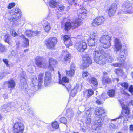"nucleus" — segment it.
Listing matches in <instances>:
<instances>
[{"label": "nucleus", "instance_id": "f257e3e1", "mask_svg": "<svg viewBox=\"0 0 133 133\" xmlns=\"http://www.w3.org/2000/svg\"><path fill=\"white\" fill-rule=\"evenodd\" d=\"M91 55L94 57L95 61L97 64L103 65L106 63V53L103 50L99 51L96 49H90Z\"/></svg>", "mask_w": 133, "mask_h": 133}, {"label": "nucleus", "instance_id": "f03ea898", "mask_svg": "<svg viewBox=\"0 0 133 133\" xmlns=\"http://www.w3.org/2000/svg\"><path fill=\"white\" fill-rule=\"evenodd\" d=\"M43 73H40L39 75L38 80L37 78L35 76H33L32 80V84H31L32 86L31 90H29L28 91V93L30 96H31L33 94L34 92L36 91L38 89H40L43 82Z\"/></svg>", "mask_w": 133, "mask_h": 133}, {"label": "nucleus", "instance_id": "7ed1b4c3", "mask_svg": "<svg viewBox=\"0 0 133 133\" xmlns=\"http://www.w3.org/2000/svg\"><path fill=\"white\" fill-rule=\"evenodd\" d=\"M114 45V50L115 51L117 52L120 51L119 56H125L124 55L127 53L126 49L122 47V45L120 41L117 38L115 39Z\"/></svg>", "mask_w": 133, "mask_h": 133}, {"label": "nucleus", "instance_id": "20e7f679", "mask_svg": "<svg viewBox=\"0 0 133 133\" xmlns=\"http://www.w3.org/2000/svg\"><path fill=\"white\" fill-rule=\"evenodd\" d=\"M81 19H76L74 20L71 23L69 22H66L65 25V29L66 31H68L71 28L74 29L80 26L82 24Z\"/></svg>", "mask_w": 133, "mask_h": 133}, {"label": "nucleus", "instance_id": "39448f33", "mask_svg": "<svg viewBox=\"0 0 133 133\" xmlns=\"http://www.w3.org/2000/svg\"><path fill=\"white\" fill-rule=\"evenodd\" d=\"M111 38L108 35H102L100 38V42L102 44L103 47L105 48H109L111 45Z\"/></svg>", "mask_w": 133, "mask_h": 133}, {"label": "nucleus", "instance_id": "423d86ee", "mask_svg": "<svg viewBox=\"0 0 133 133\" xmlns=\"http://www.w3.org/2000/svg\"><path fill=\"white\" fill-rule=\"evenodd\" d=\"M24 128V124L21 122H16L13 124L14 133H22Z\"/></svg>", "mask_w": 133, "mask_h": 133}, {"label": "nucleus", "instance_id": "0eeeda50", "mask_svg": "<svg viewBox=\"0 0 133 133\" xmlns=\"http://www.w3.org/2000/svg\"><path fill=\"white\" fill-rule=\"evenodd\" d=\"M123 110L122 111L121 115L119 117V119H123V121H125L129 116H128L130 112L129 108L126 106L121 104Z\"/></svg>", "mask_w": 133, "mask_h": 133}, {"label": "nucleus", "instance_id": "6e6552de", "mask_svg": "<svg viewBox=\"0 0 133 133\" xmlns=\"http://www.w3.org/2000/svg\"><path fill=\"white\" fill-rule=\"evenodd\" d=\"M57 42V38L55 37H51L46 40L45 44L49 49H52Z\"/></svg>", "mask_w": 133, "mask_h": 133}, {"label": "nucleus", "instance_id": "1a4fd4ad", "mask_svg": "<svg viewBox=\"0 0 133 133\" xmlns=\"http://www.w3.org/2000/svg\"><path fill=\"white\" fill-rule=\"evenodd\" d=\"M15 104L14 103H11L6 104L2 106L1 110L5 113H6L11 110H14L15 108Z\"/></svg>", "mask_w": 133, "mask_h": 133}, {"label": "nucleus", "instance_id": "9d476101", "mask_svg": "<svg viewBox=\"0 0 133 133\" xmlns=\"http://www.w3.org/2000/svg\"><path fill=\"white\" fill-rule=\"evenodd\" d=\"M75 47L78 51L82 52L87 48V44L85 41H81L76 43Z\"/></svg>", "mask_w": 133, "mask_h": 133}, {"label": "nucleus", "instance_id": "9b49d317", "mask_svg": "<svg viewBox=\"0 0 133 133\" xmlns=\"http://www.w3.org/2000/svg\"><path fill=\"white\" fill-rule=\"evenodd\" d=\"M131 4L128 1H125L122 6L123 9V12L128 13H132V11L131 9Z\"/></svg>", "mask_w": 133, "mask_h": 133}, {"label": "nucleus", "instance_id": "f8f14e48", "mask_svg": "<svg viewBox=\"0 0 133 133\" xmlns=\"http://www.w3.org/2000/svg\"><path fill=\"white\" fill-rule=\"evenodd\" d=\"M92 60L89 57H84L82 60V63L81 66V68L82 69H84L88 66L89 64L92 63Z\"/></svg>", "mask_w": 133, "mask_h": 133}, {"label": "nucleus", "instance_id": "ddd939ff", "mask_svg": "<svg viewBox=\"0 0 133 133\" xmlns=\"http://www.w3.org/2000/svg\"><path fill=\"white\" fill-rule=\"evenodd\" d=\"M104 21L105 19L103 16L97 17L93 20L92 25L93 26L96 27L103 24Z\"/></svg>", "mask_w": 133, "mask_h": 133}, {"label": "nucleus", "instance_id": "4468645a", "mask_svg": "<svg viewBox=\"0 0 133 133\" xmlns=\"http://www.w3.org/2000/svg\"><path fill=\"white\" fill-rule=\"evenodd\" d=\"M43 58L40 57H37L35 58V63L37 66L38 67L46 68L47 66L45 63L43 62Z\"/></svg>", "mask_w": 133, "mask_h": 133}, {"label": "nucleus", "instance_id": "2eb2a0df", "mask_svg": "<svg viewBox=\"0 0 133 133\" xmlns=\"http://www.w3.org/2000/svg\"><path fill=\"white\" fill-rule=\"evenodd\" d=\"M48 68L51 71H54V68L57 66V62L55 59L50 58L49 59Z\"/></svg>", "mask_w": 133, "mask_h": 133}, {"label": "nucleus", "instance_id": "dca6fc26", "mask_svg": "<svg viewBox=\"0 0 133 133\" xmlns=\"http://www.w3.org/2000/svg\"><path fill=\"white\" fill-rule=\"evenodd\" d=\"M15 85V82L12 79H10L8 81L5 82L3 84L4 85H6L8 88L11 91L14 89Z\"/></svg>", "mask_w": 133, "mask_h": 133}, {"label": "nucleus", "instance_id": "f3484780", "mask_svg": "<svg viewBox=\"0 0 133 133\" xmlns=\"http://www.w3.org/2000/svg\"><path fill=\"white\" fill-rule=\"evenodd\" d=\"M95 114L99 116L104 117L105 116V110L102 107H97L95 110Z\"/></svg>", "mask_w": 133, "mask_h": 133}, {"label": "nucleus", "instance_id": "a211bd4d", "mask_svg": "<svg viewBox=\"0 0 133 133\" xmlns=\"http://www.w3.org/2000/svg\"><path fill=\"white\" fill-rule=\"evenodd\" d=\"M117 6L116 3H113L110 6L108 12L109 16H113L115 13L117 9Z\"/></svg>", "mask_w": 133, "mask_h": 133}, {"label": "nucleus", "instance_id": "6ab92c4d", "mask_svg": "<svg viewBox=\"0 0 133 133\" xmlns=\"http://www.w3.org/2000/svg\"><path fill=\"white\" fill-rule=\"evenodd\" d=\"M88 43L90 46H94L97 44V40L95 36L92 35H91L88 39Z\"/></svg>", "mask_w": 133, "mask_h": 133}, {"label": "nucleus", "instance_id": "aec40b11", "mask_svg": "<svg viewBox=\"0 0 133 133\" xmlns=\"http://www.w3.org/2000/svg\"><path fill=\"white\" fill-rule=\"evenodd\" d=\"M51 74L49 72H46L44 79L45 85V86L48 85L51 83Z\"/></svg>", "mask_w": 133, "mask_h": 133}, {"label": "nucleus", "instance_id": "412c9836", "mask_svg": "<svg viewBox=\"0 0 133 133\" xmlns=\"http://www.w3.org/2000/svg\"><path fill=\"white\" fill-rule=\"evenodd\" d=\"M78 15L79 17L82 19L84 18L86 14V10L84 7H81L78 11Z\"/></svg>", "mask_w": 133, "mask_h": 133}, {"label": "nucleus", "instance_id": "4be33fe9", "mask_svg": "<svg viewBox=\"0 0 133 133\" xmlns=\"http://www.w3.org/2000/svg\"><path fill=\"white\" fill-rule=\"evenodd\" d=\"M10 20L11 22H14L18 20L21 17V14H17V15L10 13Z\"/></svg>", "mask_w": 133, "mask_h": 133}, {"label": "nucleus", "instance_id": "5701e85b", "mask_svg": "<svg viewBox=\"0 0 133 133\" xmlns=\"http://www.w3.org/2000/svg\"><path fill=\"white\" fill-rule=\"evenodd\" d=\"M75 68L74 64H72L70 66V70L66 71V74L69 76H72L75 73Z\"/></svg>", "mask_w": 133, "mask_h": 133}, {"label": "nucleus", "instance_id": "b1692460", "mask_svg": "<svg viewBox=\"0 0 133 133\" xmlns=\"http://www.w3.org/2000/svg\"><path fill=\"white\" fill-rule=\"evenodd\" d=\"M104 123V122L102 119L101 118H96L94 123V124L96 125V127H98V126H102Z\"/></svg>", "mask_w": 133, "mask_h": 133}, {"label": "nucleus", "instance_id": "393cba45", "mask_svg": "<svg viewBox=\"0 0 133 133\" xmlns=\"http://www.w3.org/2000/svg\"><path fill=\"white\" fill-rule=\"evenodd\" d=\"M69 38V36L66 35H65L63 37L64 41L65 42V44L67 47H69L72 45V43Z\"/></svg>", "mask_w": 133, "mask_h": 133}, {"label": "nucleus", "instance_id": "a878e982", "mask_svg": "<svg viewBox=\"0 0 133 133\" xmlns=\"http://www.w3.org/2000/svg\"><path fill=\"white\" fill-rule=\"evenodd\" d=\"M43 27L45 30L47 32H48L51 29L50 23L46 21L44 22Z\"/></svg>", "mask_w": 133, "mask_h": 133}, {"label": "nucleus", "instance_id": "bb28decb", "mask_svg": "<svg viewBox=\"0 0 133 133\" xmlns=\"http://www.w3.org/2000/svg\"><path fill=\"white\" fill-rule=\"evenodd\" d=\"M20 37L23 39V42L24 44L22 45V46L24 47H27L29 45L28 39L27 38H26L25 36L23 35H21Z\"/></svg>", "mask_w": 133, "mask_h": 133}, {"label": "nucleus", "instance_id": "cd10ccee", "mask_svg": "<svg viewBox=\"0 0 133 133\" xmlns=\"http://www.w3.org/2000/svg\"><path fill=\"white\" fill-rule=\"evenodd\" d=\"M102 82L103 84H109L111 82V80L108 77L103 76L102 79Z\"/></svg>", "mask_w": 133, "mask_h": 133}, {"label": "nucleus", "instance_id": "c85d7f7f", "mask_svg": "<svg viewBox=\"0 0 133 133\" xmlns=\"http://www.w3.org/2000/svg\"><path fill=\"white\" fill-rule=\"evenodd\" d=\"M87 80L90 83H92L95 86L97 85L98 84L97 81L96 79L95 78H90L89 77Z\"/></svg>", "mask_w": 133, "mask_h": 133}, {"label": "nucleus", "instance_id": "c756f323", "mask_svg": "<svg viewBox=\"0 0 133 133\" xmlns=\"http://www.w3.org/2000/svg\"><path fill=\"white\" fill-rule=\"evenodd\" d=\"M63 55H65L64 57V60L65 61H69L71 58V55L66 50H64L63 52Z\"/></svg>", "mask_w": 133, "mask_h": 133}, {"label": "nucleus", "instance_id": "7c9ffc66", "mask_svg": "<svg viewBox=\"0 0 133 133\" xmlns=\"http://www.w3.org/2000/svg\"><path fill=\"white\" fill-rule=\"evenodd\" d=\"M10 13L17 15V14H21L20 10L17 8H15L10 11Z\"/></svg>", "mask_w": 133, "mask_h": 133}, {"label": "nucleus", "instance_id": "2f4dec72", "mask_svg": "<svg viewBox=\"0 0 133 133\" xmlns=\"http://www.w3.org/2000/svg\"><path fill=\"white\" fill-rule=\"evenodd\" d=\"M4 41L5 42L9 44H11L10 37L8 34L5 35L4 37Z\"/></svg>", "mask_w": 133, "mask_h": 133}, {"label": "nucleus", "instance_id": "473e14b6", "mask_svg": "<svg viewBox=\"0 0 133 133\" xmlns=\"http://www.w3.org/2000/svg\"><path fill=\"white\" fill-rule=\"evenodd\" d=\"M115 92L114 90L111 89L108 91V94L110 97H113L115 96Z\"/></svg>", "mask_w": 133, "mask_h": 133}, {"label": "nucleus", "instance_id": "72a5a7b5", "mask_svg": "<svg viewBox=\"0 0 133 133\" xmlns=\"http://www.w3.org/2000/svg\"><path fill=\"white\" fill-rule=\"evenodd\" d=\"M69 81V79L66 77H63L62 79V80H59V82L60 84L64 85V83H68Z\"/></svg>", "mask_w": 133, "mask_h": 133}, {"label": "nucleus", "instance_id": "f704fd0d", "mask_svg": "<svg viewBox=\"0 0 133 133\" xmlns=\"http://www.w3.org/2000/svg\"><path fill=\"white\" fill-rule=\"evenodd\" d=\"M66 116L68 118H72L74 115V112L69 109H67L66 111Z\"/></svg>", "mask_w": 133, "mask_h": 133}, {"label": "nucleus", "instance_id": "c9c22d12", "mask_svg": "<svg viewBox=\"0 0 133 133\" xmlns=\"http://www.w3.org/2000/svg\"><path fill=\"white\" fill-rule=\"evenodd\" d=\"M58 3L56 1L51 0L49 2V5L51 7L54 8L57 5Z\"/></svg>", "mask_w": 133, "mask_h": 133}, {"label": "nucleus", "instance_id": "e433bc0d", "mask_svg": "<svg viewBox=\"0 0 133 133\" xmlns=\"http://www.w3.org/2000/svg\"><path fill=\"white\" fill-rule=\"evenodd\" d=\"M86 93L87 94V97L89 98L94 94V92L92 90L90 89L86 91Z\"/></svg>", "mask_w": 133, "mask_h": 133}, {"label": "nucleus", "instance_id": "4c0bfd02", "mask_svg": "<svg viewBox=\"0 0 133 133\" xmlns=\"http://www.w3.org/2000/svg\"><path fill=\"white\" fill-rule=\"evenodd\" d=\"M126 58L125 56H120L117 58L118 61L121 63H123L125 60Z\"/></svg>", "mask_w": 133, "mask_h": 133}, {"label": "nucleus", "instance_id": "58836bf2", "mask_svg": "<svg viewBox=\"0 0 133 133\" xmlns=\"http://www.w3.org/2000/svg\"><path fill=\"white\" fill-rule=\"evenodd\" d=\"M60 122L61 123H62L65 125L67 124V121L66 118L64 117H62L60 119Z\"/></svg>", "mask_w": 133, "mask_h": 133}, {"label": "nucleus", "instance_id": "ea45409f", "mask_svg": "<svg viewBox=\"0 0 133 133\" xmlns=\"http://www.w3.org/2000/svg\"><path fill=\"white\" fill-rule=\"evenodd\" d=\"M65 7L63 5L60 4L58 5L57 8L58 9V10L60 11H63Z\"/></svg>", "mask_w": 133, "mask_h": 133}, {"label": "nucleus", "instance_id": "a19ab883", "mask_svg": "<svg viewBox=\"0 0 133 133\" xmlns=\"http://www.w3.org/2000/svg\"><path fill=\"white\" fill-rule=\"evenodd\" d=\"M115 73L119 75H121L122 73L123 70L120 69H118L115 70Z\"/></svg>", "mask_w": 133, "mask_h": 133}, {"label": "nucleus", "instance_id": "79ce46f5", "mask_svg": "<svg viewBox=\"0 0 133 133\" xmlns=\"http://www.w3.org/2000/svg\"><path fill=\"white\" fill-rule=\"evenodd\" d=\"M115 128L116 127L115 125L112 123H111L109 126V129L111 131L114 130Z\"/></svg>", "mask_w": 133, "mask_h": 133}, {"label": "nucleus", "instance_id": "37998d69", "mask_svg": "<svg viewBox=\"0 0 133 133\" xmlns=\"http://www.w3.org/2000/svg\"><path fill=\"white\" fill-rule=\"evenodd\" d=\"M77 92V89H76L74 88L71 91V95L73 97L76 94Z\"/></svg>", "mask_w": 133, "mask_h": 133}, {"label": "nucleus", "instance_id": "c03bdc74", "mask_svg": "<svg viewBox=\"0 0 133 133\" xmlns=\"http://www.w3.org/2000/svg\"><path fill=\"white\" fill-rule=\"evenodd\" d=\"M52 126L53 128L57 129L59 127V125L56 122H53L52 124Z\"/></svg>", "mask_w": 133, "mask_h": 133}, {"label": "nucleus", "instance_id": "a18cd8bd", "mask_svg": "<svg viewBox=\"0 0 133 133\" xmlns=\"http://www.w3.org/2000/svg\"><path fill=\"white\" fill-rule=\"evenodd\" d=\"M85 121L86 124H90L91 122V119L90 117H86Z\"/></svg>", "mask_w": 133, "mask_h": 133}, {"label": "nucleus", "instance_id": "49530a36", "mask_svg": "<svg viewBox=\"0 0 133 133\" xmlns=\"http://www.w3.org/2000/svg\"><path fill=\"white\" fill-rule=\"evenodd\" d=\"M101 98L104 101L107 98V95L105 93L102 94L101 95Z\"/></svg>", "mask_w": 133, "mask_h": 133}, {"label": "nucleus", "instance_id": "de8ad7c7", "mask_svg": "<svg viewBox=\"0 0 133 133\" xmlns=\"http://www.w3.org/2000/svg\"><path fill=\"white\" fill-rule=\"evenodd\" d=\"M40 33V32L39 31H32V36H38Z\"/></svg>", "mask_w": 133, "mask_h": 133}, {"label": "nucleus", "instance_id": "09e8293b", "mask_svg": "<svg viewBox=\"0 0 133 133\" xmlns=\"http://www.w3.org/2000/svg\"><path fill=\"white\" fill-rule=\"evenodd\" d=\"M32 31L31 30L29 31H27L26 32V34L27 36L28 37H29L32 36Z\"/></svg>", "mask_w": 133, "mask_h": 133}, {"label": "nucleus", "instance_id": "8fccbe9b", "mask_svg": "<svg viewBox=\"0 0 133 133\" xmlns=\"http://www.w3.org/2000/svg\"><path fill=\"white\" fill-rule=\"evenodd\" d=\"M121 85L124 88V89H127L128 87V83L126 82H124L121 83Z\"/></svg>", "mask_w": 133, "mask_h": 133}, {"label": "nucleus", "instance_id": "3c124183", "mask_svg": "<svg viewBox=\"0 0 133 133\" xmlns=\"http://www.w3.org/2000/svg\"><path fill=\"white\" fill-rule=\"evenodd\" d=\"M21 82L24 83L25 84H26V79L24 76V75L23 76V77H21Z\"/></svg>", "mask_w": 133, "mask_h": 133}, {"label": "nucleus", "instance_id": "603ef678", "mask_svg": "<svg viewBox=\"0 0 133 133\" xmlns=\"http://www.w3.org/2000/svg\"><path fill=\"white\" fill-rule=\"evenodd\" d=\"M5 50V47L1 44H0V52H4Z\"/></svg>", "mask_w": 133, "mask_h": 133}, {"label": "nucleus", "instance_id": "864d4df0", "mask_svg": "<svg viewBox=\"0 0 133 133\" xmlns=\"http://www.w3.org/2000/svg\"><path fill=\"white\" fill-rule=\"evenodd\" d=\"M15 3H10L8 7V9H11L14 6H15Z\"/></svg>", "mask_w": 133, "mask_h": 133}, {"label": "nucleus", "instance_id": "5fc2aeb1", "mask_svg": "<svg viewBox=\"0 0 133 133\" xmlns=\"http://www.w3.org/2000/svg\"><path fill=\"white\" fill-rule=\"evenodd\" d=\"M89 74V73L87 71H84L82 73V76L83 78L87 77Z\"/></svg>", "mask_w": 133, "mask_h": 133}, {"label": "nucleus", "instance_id": "6e6d98bb", "mask_svg": "<svg viewBox=\"0 0 133 133\" xmlns=\"http://www.w3.org/2000/svg\"><path fill=\"white\" fill-rule=\"evenodd\" d=\"M106 60H107L108 62L110 63H111L113 60V58L111 56H110L107 59H106Z\"/></svg>", "mask_w": 133, "mask_h": 133}, {"label": "nucleus", "instance_id": "4d7b16f0", "mask_svg": "<svg viewBox=\"0 0 133 133\" xmlns=\"http://www.w3.org/2000/svg\"><path fill=\"white\" fill-rule=\"evenodd\" d=\"M3 61L4 62V63L8 67H9V65L8 64V59H3Z\"/></svg>", "mask_w": 133, "mask_h": 133}, {"label": "nucleus", "instance_id": "13d9d810", "mask_svg": "<svg viewBox=\"0 0 133 133\" xmlns=\"http://www.w3.org/2000/svg\"><path fill=\"white\" fill-rule=\"evenodd\" d=\"M122 63H115L113 64V65L115 66L120 67L122 64Z\"/></svg>", "mask_w": 133, "mask_h": 133}, {"label": "nucleus", "instance_id": "bf43d9fd", "mask_svg": "<svg viewBox=\"0 0 133 133\" xmlns=\"http://www.w3.org/2000/svg\"><path fill=\"white\" fill-rule=\"evenodd\" d=\"M21 23V21L18 20L14 23V24L15 26H18Z\"/></svg>", "mask_w": 133, "mask_h": 133}, {"label": "nucleus", "instance_id": "052dcab7", "mask_svg": "<svg viewBox=\"0 0 133 133\" xmlns=\"http://www.w3.org/2000/svg\"><path fill=\"white\" fill-rule=\"evenodd\" d=\"M90 110H88L86 111V113L87 115H88L87 117H89L90 116Z\"/></svg>", "mask_w": 133, "mask_h": 133}, {"label": "nucleus", "instance_id": "680f3d73", "mask_svg": "<svg viewBox=\"0 0 133 133\" xmlns=\"http://www.w3.org/2000/svg\"><path fill=\"white\" fill-rule=\"evenodd\" d=\"M77 0H72V5H74L76 7H77V3H76Z\"/></svg>", "mask_w": 133, "mask_h": 133}, {"label": "nucleus", "instance_id": "e2e57ef3", "mask_svg": "<svg viewBox=\"0 0 133 133\" xmlns=\"http://www.w3.org/2000/svg\"><path fill=\"white\" fill-rule=\"evenodd\" d=\"M129 91L131 93L133 92V87L132 85H131L129 87Z\"/></svg>", "mask_w": 133, "mask_h": 133}, {"label": "nucleus", "instance_id": "0e129e2a", "mask_svg": "<svg viewBox=\"0 0 133 133\" xmlns=\"http://www.w3.org/2000/svg\"><path fill=\"white\" fill-rule=\"evenodd\" d=\"M122 93L124 95H125L126 96H128L127 98H128L130 96V95L129 94L127 93H126V92H125L124 91H122Z\"/></svg>", "mask_w": 133, "mask_h": 133}, {"label": "nucleus", "instance_id": "69168bd1", "mask_svg": "<svg viewBox=\"0 0 133 133\" xmlns=\"http://www.w3.org/2000/svg\"><path fill=\"white\" fill-rule=\"evenodd\" d=\"M11 34L14 36H15L17 35V33L15 32V31H12L11 32Z\"/></svg>", "mask_w": 133, "mask_h": 133}, {"label": "nucleus", "instance_id": "338daca9", "mask_svg": "<svg viewBox=\"0 0 133 133\" xmlns=\"http://www.w3.org/2000/svg\"><path fill=\"white\" fill-rule=\"evenodd\" d=\"M28 111L29 113L31 114L32 115L34 113L33 111L29 108L28 109Z\"/></svg>", "mask_w": 133, "mask_h": 133}, {"label": "nucleus", "instance_id": "774afa93", "mask_svg": "<svg viewBox=\"0 0 133 133\" xmlns=\"http://www.w3.org/2000/svg\"><path fill=\"white\" fill-rule=\"evenodd\" d=\"M130 130V131H133V125H131L129 127Z\"/></svg>", "mask_w": 133, "mask_h": 133}]
</instances>
